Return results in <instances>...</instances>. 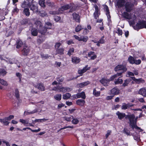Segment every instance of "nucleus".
<instances>
[{
    "mask_svg": "<svg viewBox=\"0 0 146 146\" xmlns=\"http://www.w3.org/2000/svg\"><path fill=\"white\" fill-rule=\"evenodd\" d=\"M71 94L69 93H67L62 96V98L64 100H67L70 98Z\"/></svg>",
    "mask_w": 146,
    "mask_h": 146,
    "instance_id": "nucleus-32",
    "label": "nucleus"
},
{
    "mask_svg": "<svg viewBox=\"0 0 146 146\" xmlns=\"http://www.w3.org/2000/svg\"><path fill=\"white\" fill-rule=\"evenodd\" d=\"M76 103L77 105L82 107L84 105L85 101L83 99H78L76 101Z\"/></svg>",
    "mask_w": 146,
    "mask_h": 146,
    "instance_id": "nucleus-15",
    "label": "nucleus"
},
{
    "mask_svg": "<svg viewBox=\"0 0 146 146\" xmlns=\"http://www.w3.org/2000/svg\"><path fill=\"white\" fill-rule=\"evenodd\" d=\"M98 42L97 44L96 45L98 46H100V43L103 44L104 42V39L103 37H102L101 39L99 40L98 41Z\"/></svg>",
    "mask_w": 146,
    "mask_h": 146,
    "instance_id": "nucleus-49",
    "label": "nucleus"
},
{
    "mask_svg": "<svg viewBox=\"0 0 146 146\" xmlns=\"http://www.w3.org/2000/svg\"><path fill=\"white\" fill-rule=\"evenodd\" d=\"M45 27L47 28V29H51L52 27V23L49 22H47L46 23Z\"/></svg>",
    "mask_w": 146,
    "mask_h": 146,
    "instance_id": "nucleus-36",
    "label": "nucleus"
},
{
    "mask_svg": "<svg viewBox=\"0 0 146 146\" xmlns=\"http://www.w3.org/2000/svg\"><path fill=\"white\" fill-rule=\"evenodd\" d=\"M21 24L22 25H26L28 23V19L27 18L23 19L20 21Z\"/></svg>",
    "mask_w": 146,
    "mask_h": 146,
    "instance_id": "nucleus-26",
    "label": "nucleus"
},
{
    "mask_svg": "<svg viewBox=\"0 0 146 146\" xmlns=\"http://www.w3.org/2000/svg\"><path fill=\"white\" fill-rule=\"evenodd\" d=\"M41 56L42 58L44 59H46L49 58V56L48 54H41Z\"/></svg>",
    "mask_w": 146,
    "mask_h": 146,
    "instance_id": "nucleus-51",
    "label": "nucleus"
},
{
    "mask_svg": "<svg viewBox=\"0 0 146 146\" xmlns=\"http://www.w3.org/2000/svg\"><path fill=\"white\" fill-rule=\"evenodd\" d=\"M138 118V117H137L136 119H135V116L133 115H127L125 117L126 119L128 118L129 119L130 126L133 129L134 128H135L136 129L139 130L140 131L142 132L143 131V130L137 127V119Z\"/></svg>",
    "mask_w": 146,
    "mask_h": 146,
    "instance_id": "nucleus-1",
    "label": "nucleus"
},
{
    "mask_svg": "<svg viewBox=\"0 0 146 146\" xmlns=\"http://www.w3.org/2000/svg\"><path fill=\"white\" fill-rule=\"evenodd\" d=\"M88 70V69L86 68V67H85L82 70H78V74H80L81 75H82V74L86 72Z\"/></svg>",
    "mask_w": 146,
    "mask_h": 146,
    "instance_id": "nucleus-38",
    "label": "nucleus"
},
{
    "mask_svg": "<svg viewBox=\"0 0 146 146\" xmlns=\"http://www.w3.org/2000/svg\"><path fill=\"white\" fill-rule=\"evenodd\" d=\"M116 33L118 34L119 35H121L122 34V31L120 29H118L117 30V31Z\"/></svg>",
    "mask_w": 146,
    "mask_h": 146,
    "instance_id": "nucleus-64",
    "label": "nucleus"
},
{
    "mask_svg": "<svg viewBox=\"0 0 146 146\" xmlns=\"http://www.w3.org/2000/svg\"><path fill=\"white\" fill-rule=\"evenodd\" d=\"M137 27L138 29L143 28L146 29V22L144 21H140L136 24Z\"/></svg>",
    "mask_w": 146,
    "mask_h": 146,
    "instance_id": "nucleus-5",
    "label": "nucleus"
},
{
    "mask_svg": "<svg viewBox=\"0 0 146 146\" xmlns=\"http://www.w3.org/2000/svg\"><path fill=\"white\" fill-rule=\"evenodd\" d=\"M90 83V82L88 81L83 82L80 83L78 84L76 86L77 88H83L84 86H87Z\"/></svg>",
    "mask_w": 146,
    "mask_h": 146,
    "instance_id": "nucleus-12",
    "label": "nucleus"
},
{
    "mask_svg": "<svg viewBox=\"0 0 146 146\" xmlns=\"http://www.w3.org/2000/svg\"><path fill=\"white\" fill-rule=\"evenodd\" d=\"M0 122L2 124L5 125H9V122L7 121L5 117L0 119Z\"/></svg>",
    "mask_w": 146,
    "mask_h": 146,
    "instance_id": "nucleus-28",
    "label": "nucleus"
},
{
    "mask_svg": "<svg viewBox=\"0 0 146 146\" xmlns=\"http://www.w3.org/2000/svg\"><path fill=\"white\" fill-rule=\"evenodd\" d=\"M135 82L137 84H140V83H143L144 82L142 78H140L139 79H136Z\"/></svg>",
    "mask_w": 146,
    "mask_h": 146,
    "instance_id": "nucleus-50",
    "label": "nucleus"
},
{
    "mask_svg": "<svg viewBox=\"0 0 146 146\" xmlns=\"http://www.w3.org/2000/svg\"><path fill=\"white\" fill-rule=\"evenodd\" d=\"M114 70L115 71H117L119 70H121L122 71V72H124L126 71L127 69L125 66L123 65H118L116 66L114 68Z\"/></svg>",
    "mask_w": 146,
    "mask_h": 146,
    "instance_id": "nucleus-4",
    "label": "nucleus"
},
{
    "mask_svg": "<svg viewBox=\"0 0 146 146\" xmlns=\"http://www.w3.org/2000/svg\"><path fill=\"white\" fill-rule=\"evenodd\" d=\"M74 48H70L69 49L68 52L67 54L69 56H70L72 55L71 53H72L74 52Z\"/></svg>",
    "mask_w": 146,
    "mask_h": 146,
    "instance_id": "nucleus-48",
    "label": "nucleus"
},
{
    "mask_svg": "<svg viewBox=\"0 0 146 146\" xmlns=\"http://www.w3.org/2000/svg\"><path fill=\"white\" fill-rule=\"evenodd\" d=\"M84 29V28H82L80 25H79L76 27L75 30L76 32H78L80 31L81 29Z\"/></svg>",
    "mask_w": 146,
    "mask_h": 146,
    "instance_id": "nucleus-46",
    "label": "nucleus"
},
{
    "mask_svg": "<svg viewBox=\"0 0 146 146\" xmlns=\"http://www.w3.org/2000/svg\"><path fill=\"white\" fill-rule=\"evenodd\" d=\"M125 3V0H118L117 3V5L119 8L124 6Z\"/></svg>",
    "mask_w": 146,
    "mask_h": 146,
    "instance_id": "nucleus-16",
    "label": "nucleus"
},
{
    "mask_svg": "<svg viewBox=\"0 0 146 146\" xmlns=\"http://www.w3.org/2000/svg\"><path fill=\"white\" fill-rule=\"evenodd\" d=\"M30 52V50L27 46H25L23 47L21 51L22 54L24 56H27Z\"/></svg>",
    "mask_w": 146,
    "mask_h": 146,
    "instance_id": "nucleus-9",
    "label": "nucleus"
},
{
    "mask_svg": "<svg viewBox=\"0 0 146 146\" xmlns=\"http://www.w3.org/2000/svg\"><path fill=\"white\" fill-rule=\"evenodd\" d=\"M38 27H34V25H32V26L31 29V35L33 36H37L38 32Z\"/></svg>",
    "mask_w": 146,
    "mask_h": 146,
    "instance_id": "nucleus-6",
    "label": "nucleus"
},
{
    "mask_svg": "<svg viewBox=\"0 0 146 146\" xmlns=\"http://www.w3.org/2000/svg\"><path fill=\"white\" fill-rule=\"evenodd\" d=\"M129 62L131 64H134L135 60L134 58L131 56H130L128 58Z\"/></svg>",
    "mask_w": 146,
    "mask_h": 146,
    "instance_id": "nucleus-43",
    "label": "nucleus"
},
{
    "mask_svg": "<svg viewBox=\"0 0 146 146\" xmlns=\"http://www.w3.org/2000/svg\"><path fill=\"white\" fill-rule=\"evenodd\" d=\"M129 105L126 104H123L121 108L122 109L126 110L129 107Z\"/></svg>",
    "mask_w": 146,
    "mask_h": 146,
    "instance_id": "nucleus-52",
    "label": "nucleus"
},
{
    "mask_svg": "<svg viewBox=\"0 0 146 146\" xmlns=\"http://www.w3.org/2000/svg\"><path fill=\"white\" fill-rule=\"evenodd\" d=\"M18 131H23V130H26L27 129L29 130L31 129V128L29 127H25L23 128V129H21L19 128H17L16 129Z\"/></svg>",
    "mask_w": 146,
    "mask_h": 146,
    "instance_id": "nucleus-58",
    "label": "nucleus"
},
{
    "mask_svg": "<svg viewBox=\"0 0 146 146\" xmlns=\"http://www.w3.org/2000/svg\"><path fill=\"white\" fill-rule=\"evenodd\" d=\"M64 48L62 47L60 48L57 49L56 52L57 54L62 55L64 54Z\"/></svg>",
    "mask_w": 146,
    "mask_h": 146,
    "instance_id": "nucleus-24",
    "label": "nucleus"
},
{
    "mask_svg": "<svg viewBox=\"0 0 146 146\" xmlns=\"http://www.w3.org/2000/svg\"><path fill=\"white\" fill-rule=\"evenodd\" d=\"M38 31L39 33L42 35H44L47 32V29L45 27H43L42 26L40 28H38Z\"/></svg>",
    "mask_w": 146,
    "mask_h": 146,
    "instance_id": "nucleus-14",
    "label": "nucleus"
},
{
    "mask_svg": "<svg viewBox=\"0 0 146 146\" xmlns=\"http://www.w3.org/2000/svg\"><path fill=\"white\" fill-rule=\"evenodd\" d=\"M122 75L121 73H118L115 75L111 76L109 79L106 78H102L100 80V82L104 86H107L109 84L110 82L113 80L117 78V77L121 76Z\"/></svg>",
    "mask_w": 146,
    "mask_h": 146,
    "instance_id": "nucleus-2",
    "label": "nucleus"
},
{
    "mask_svg": "<svg viewBox=\"0 0 146 146\" xmlns=\"http://www.w3.org/2000/svg\"><path fill=\"white\" fill-rule=\"evenodd\" d=\"M71 116L72 117V123L75 125L79 123V120L77 118H75L73 116Z\"/></svg>",
    "mask_w": 146,
    "mask_h": 146,
    "instance_id": "nucleus-37",
    "label": "nucleus"
},
{
    "mask_svg": "<svg viewBox=\"0 0 146 146\" xmlns=\"http://www.w3.org/2000/svg\"><path fill=\"white\" fill-rule=\"evenodd\" d=\"M61 45V44L60 42H56L55 45V47L56 48H59V47Z\"/></svg>",
    "mask_w": 146,
    "mask_h": 146,
    "instance_id": "nucleus-59",
    "label": "nucleus"
},
{
    "mask_svg": "<svg viewBox=\"0 0 146 146\" xmlns=\"http://www.w3.org/2000/svg\"><path fill=\"white\" fill-rule=\"evenodd\" d=\"M82 54L84 55H86L84 56V57L88 58V57H90V58L91 59V51L90 52H88V50H85L83 51Z\"/></svg>",
    "mask_w": 146,
    "mask_h": 146,
    "instance_id": "nucleus-23",
    "label": "nucleus"
},
{
    "mask_svg": "<svg viewBox=\"0 0 146 146\" xmlns=\"http://www.w3.org/2000/svg\"><path fill=\"white\" fill-rule=\"evenodd\" d=\"M123 82V81L122 79L118 78L117 79L115 80L114 82L115 84L117 85L122 84Z\"/></svg>",
    "mask_w": 146,
    "mask_h": 146,
    "instance_id": "nucleus-30",
    "label": "nucleus"
},
{
    "mask_svg": "<svg viewBox=\"0 0 146 146\" xmlns=\"http://www.w3.org/2000/svg\"><path fill=\"white\" fill-rule=\"evenodd\" d=\"M64 106L65 105L64 104H63L62 103H61L58 105L57 108L58 109H59L62 107H64Z\"/></svg>",
    "mask_w": 146,
    "mask_h": 146,
    "instance_id": "nucleus-63",
    "label": "nucleus"
},
{
    "mask_svg": "<svg viewBox=\"0 0 146 146\" xmlns=\"http://www.w3.org/2000/svg\"><path fill=\"white\" fill-rule=\"evenodd\" d=\"M77 98H81L83 99H85L86 98V94L84 92L77 93Z\"/></svg>",
    "mask_w": 146,
    "mask_h": 146,
    "instance_id": "nucleus-20",
    "label": "nucleus"
},
{
    "mask_svg": "<svg viewBox=\"0 0 146 146\" xmlns=\"http://www.w3.org/2000/svg\"><path fill=\"white\" fill-rule=\"evenodd\" d=\"M71 7V3L66 4L59 8L58 9V10L59 11H63L70 9Z\"/></svg>",
    "mask_w": 146,
    "mask_h": 146,
    "instance_id": "nucleus-7",
    "label": "nucleus"
},
{
    "mask_svg": "<svg viewBox=\"0 0 146 146\" xmlns=\"http://www.w3.org/2000/svg\"><path fill=\"white\" fill-rule=\"evenodd\" d=\"M61 18L60 17L57 16H55L54 17V19L56 22L58 21Z\"/></svg>",
    "mask_w": 146,
    "mask_h": 146,
    "instance_id": "nucleus-62",
    "label": "nucleus"
},
{
    "mask_svg": "<svg viewBox=\"0 0 146 146\" xmlns=\"http://www.w3.org/2000/svg\"><path fill=\"white\" fill-rule=\"evenodd\" d=\"M7 72L3 68H0V76H4L7 74Z\"/></svg>",
    "mask_w": 146,
    "mask_h": 146,
    "instance_id": "nucleus-33",
    "label": "nucleus"
},
{
    "mask_svg": "<svg viewBox=\"0 0 146 146\" xmlns=\"http://www.w3.org/2000/svg\"><path fill=\"white\" fill-rule=\"evenodd\" d=\"M132 135L133 136L134 139L135 140L138 141H140V138L139 135H137L136 136H135L134 134H132Z\"/></svg>",
    "mask_w": 146,
    "mask_h": 146,
    "instance_id": "nucleus-55",
    "label": "nucleus"
},
{
    "mask_svg": "<svg viewBox=\"0 0 146 146\" xmlns=\"http://www.w3.org/2000/svg\"><path fill=\"white\" fill-rule=\"evenodd\" d=\"M123 132L127 135H130V132L127 129L124 128Z\"/></svg>",
    "mask_w": 146,
    "mask_h": 146,
    "instance_id": "nucleus-57",
    "label": "nucleus"
},
{
    "mask_svg": "<svg viewBox=\"0 0 146 146\" xmlns=\"http://www.w3.org/2000/svg\"><path fill=\"white\" fill-rule=\"evenodd\" d=\"M95 11L94 14V17L96 19H97L98 17L99 14L98 13L99 9L98 6L97 5L94 6Z\"/></svg>",
    "mask_w": 146,
    "mask_h": 146,
    "instance_id": "nucleus-18",
    "label": "nucleus"
},
{
    "mask_svg": "<svg viewBox=\"0 0 146 146\" xmlns=\"http://www.w3.org/2000/svg\"><path fill=\"white\" fill-rule=\"evenodd\" d=\"M89 31L88 30L87 28L84 29L83 31V34L84 35H87L88 33L89 32Z\"/></svg>",
    "mask_w": 146,
    "mask_h": 146,
    "instance_id": "nucleus-61",
    "label": "nucleus"
},
{
    "mask_svg": "<svg viewBox=\"0 0 146 146\" xmlns=\"http://www.w3.org/2000/svg\"><path fill=\"white\" fill-rule=\"evenodd\" d=\"M15 96L17 100H19L20 98V94L18 89L16 88L15 90Z\"/></svg>",
    "mask_w": 146,
    "mask_h": 146,
    "instance_id": "nucleus-34",
    "label": "nucleus"
},
{
    "mask_svg": "<svg viewBox=\"0 0 146 146\" xmlns=\"http://www.w3.org/2000/svg\"><path fill=\"white\" fill-rule=\"evenodd\" d=\"M46 5L52 8L54 7V3L52 2H50V1H48L46 2Z\"/></svg>",
    "mask_w": 146,
    "mask_h": 146,
    "instance_id": "nucleus-44",
    "label": "nucleus"
},
{
    "mask_svg": "<svg viewBox=\"0 0 146 146\" xmlns=\"http://www.w3.org/2000/svg\"><path fill=\"white\" fill-rule=\"evenodd\" d=\"M34 86L37 87L38 89L41 91H44L45 90L44 86L43 84L42 83L38 84L37 86Z\"/></svg>",
    "mask_w": 146,
    "mask_h": 146,
    "instance_id": "nucleus-22",
    "label": "nucleus"
},
{
    "mask_svg": "<svg viewBox=\"0 0 146 146\" xmlns=\"http://www.w3.org/2000/svg\"><path fill=\"white\" fill-rule=\"evenodd\" d=\"M0 83L2 84L5 86H7L8 85V84L7 82L3 80V79H1L0 78Z\"/></svg>",
    "mask_w": 146,
    "mask_h": 146,
    "instance_id": "nucleus-41",
    "label": "nucleus"
},
{
    "mask_svg": "<svg viewBox=\"0 0 146 146\" xmlns=\"http://www.w3.org/2000/svg\"><path fill=\"white\" fill-rule=\"evenodd\" d=\"M14 118V116L12 115H10L9 117H5L7 121H9L11 119H13Z\"/></svg>",
    "mask_w": 146,
    "mask_h": 146,
    "instance_id": "nucleus-56",
    "label": "nucleus"
},
{
    "mask_svg": "<svg viewBox=\"0 0 146 146\" xmlns=\"http://www.w3.org/2000/svg\"><path fill=\"white\" fill-rule=\"evenodd\" d=\"M138 93L143 96L146 97V88H144L140 89L138 92Z\"/></svg>",
    "mask_w": 146,
    "mask_h": 146,
    "instance_id": "nucleus-19",
    "label": "nucleus"
},
{
    "mask_svg": "<svg viewBox=\"0 0 146 146\" xmlns=\"http://www.w3.org/2000/svg\"><path fill=\"white\" fill-rule=\"evenodd\" d=\"M104 9L106 11V14L107 15L108 18H110V16L109 14L110 12L109 11V10L108 9V8L107 6L106 5L104 7Z\"/></svg>",
    "mask_w": 146,
    "mask_h": 146,
    "instance_id": "nucleus-42",
    "label": "nucleus"
},
{
    "mask_svg": "<svg viewBox=\"0 0 146 146\" xmlns=\"http://www.w3.org/2000/svg\"><path fill=\"white\" fill-rule=\"evenodd\" d=\"M64 120L68 121H70L71 120V117H68L67 116H65L63 117Z\"/></svg>",
    "mask_w": 146,
    "mask_h": 146,
    "instance_id": "nucleus-60",
    "label": "nucleus"
},
{
    "mask_svg": "<svg viewBox=\"0 0 146 146\" xmlns=\"http://www.w3.org/2000/svg\"><path fill=\"white\" fill-rule=\"evenodd\" d=\"M23 45V42L21 40H18L17 42L16 43V48H19Z\"/></svg>",
    "mask_w": 146,
    "mask_h": 146,
    "instance_id": "nucleus-31",
    "label": "nucleus"
},
{
    "mask_svg": "<svg viewBox=\"0 0 146 146\" xmlns=\"http://www.w3.org/2000/svg\"><path fill=\"white\" fill-rule=\"evenodd\" d=\"M123 16L124 17L128 19H131V16L129 15L128 13L126 12H124L123 13Z\"/></svg>",
    "mask_w": 146,
    "mask_h": 146,
    "instance_id": "nucleus-45",
    "label": "nucleus"
},
{
    "mask_svg": "<svg viewBox=\"0 0 146 146\" xmlns=\"http://www.w3.org/2000/svg\"><path fill=\"white\" fill-rule=\"evenodd\" d=\"M23 13L24 15L27 17H29L30 15V12L29 9L28 8H26L24 9Z\"/></svg>",
    "mask_w": 146,
    "mask_h": 146,
    "instance_id": "nucleus-27",
    "label": "nucleus"
},
{
    "mask_svg": "<svg viewBox=\"0 0 146 146\" xmlns=\"http://www.w3.org/2000/svg\"><path fill=\"white\" fill-rule=\"evenodd\" d=\"M72 62L75 64H77L80 62L79 58L76 57H74L72 58Z\"/></svg>",
    "mask_w": 146,
    "mask_h": 146,
    "instance_id": "nucleus-29",
    "label": "nucleus"
},
{
    "mask_svg": "<svg viewBox=\"0 0 146 146\" xmlns=\"http://www.w3.org/2000/svg\"><path fill=\"white\" fill-rule=\"evenodd\" d=\"M116 114L117 115L118 118L120 119H121L126 116L125 114L124 113H121L119 111L116 112Z\"/></svg>",
    "mask_w": 146,
    "mask_h": 146,
    "instance_id": "nucleus-21",
    "label": "nucleus"
},
{
    "mask_svg": "<svg viewBox=\"0 0 146 146\" xmlns=\"http://www.w3.org/2000/svg\"><path fill=\"white\" fill-rule=\"evenodd\" d=\"M64 80V78L62 76H60L56 78L57 80L60 82H63Z\"/></svg>",
    "mask_w": 146,
    "mask_h": 146,
    "instance_id": "nucleus-54",
    "label": "nucleus"
},
{
    "mask_svg": "<svg viewBox=\"0 0 146 146\" xmlns=\"http://www.w3.org/2000/svg\"><path fill=\"white\" fill-rule=\"evenodd\" d=\"M133 6V4L130 3L128 2L126 3L125 5L126 11L127 12H130L132 9Z\"/></svg>",
    "mask_w": 146,
    "mask_h": 146,
    "instance_id": "nucleus-11",
    "label": "nucleus"
},
{
    "mask_svg": "<svg viewBox=\"0 0 146 146\" xmlns=\"http://www.w3.org/2000/svg\"><path fill=\"white\" fill-rule=\"evenodd\" d=\"M72 15L73 19L75 20L76 22H80V20L79 16L78 14H76V13H72Z\"/></svg>",
    "mask_w": 146,
    "mask_h": 146,
    "instance_id": "nucleus-17",
    "label": "nucleus"
},
{
    "mask_svg": "<svg viewBox=\"0 0 146 146\" xmlns=\"http://www.w3.org/2000/svg\"><path fill=\"white\" fill-rule=\"evenodd\" d=\"M44 1V0H39V4L43 8H44L45 6Z\"/></svg>",
    "mask_w": 146,
    "mask_h": 146,
    "instance_id": "nucleus-47",
    "label": "nucleus"
},
{
    "mask_svg": "<svg viewBox=\"0 0 146 146\" xmlns=\"http://www.w3.org/2000/svg\"><path fill=\"white\" fill-rule=\"evenodd\" d=\"M34 24L35 25V27H37L38 28V27L40 28L42 26V23L39 21H36Z\"/></svg>",
    "mask_w": 146,
    "mask_h": 146,
    "instance_id": "nucleus-35",
    "label": "nucleus"
},
{
    "mask_svg": "<svg viewBox=\"0 0 146 146\" xmlns=\"http://www.w3.org/2000/svg\"><path fill=\"white\" fill-rule=\"evenodd\" d=\"M70 88L69 87L59 86V92L65 93L67 91L70 92Z\"/></svg>",
    "mask_w": 146,
    "mask_h": 146,
    "instance_id": "nucleus-13",
    "label": "nucleus"
},
{
    "mask_svg": "<svg viewBox=\"0 0 146 146\" xmlns=\"http://www.w3.org/2000/svg\"><path fill=\"white\" fill-rule=\"evenodd\" d=\"M98 89L95 88L93 90V94L95 97H98L100 96V92L97 90Z\"/></svg>",
    "mask_w": 146,
    "mask_h": 146,
    "instance_id": "nucleus-25",
    "label": "nucleus"
},
{
    "mask_svg": "<svg viewBox=\"0 0 146 146\" xmlns=\"http://www.w3.org/2000/svg\"><path fill=\"white\" fill-rule=\"evenodd\" d=\"M37 110L36 109H35L33 110V111H30V112H27V115H29V114H33L35 113H36L37 112Z\"/></svg>",
    "mask_w": 146,
    "mask_h": 146,
    "instance_id": "nucleus-53",
    "label": "nucleus"
},
{
    "mask_svg": "<svg viewBox=\"0 0 146 146\" xmlns=\"http://www.w3.org/2000/svg\"><path fill=\"white\" fill-rule=\"evenodd\" d=\"M130 82V79H126L124 80V82L122 86L124 87L127 86L128 84Z\"/></svg>",
    "mask_w": 146,
    "mask_h": 146,
    "instance_id": "nucleus-40",
    "label": "nucleus"
},
{
    "mask_svg": "<svg viewBox=\"0 0 146 146\" xmlns=\"http://www.w3.org/2000/svg\"><path fill=\"white\" fill-rule=\"evenodd\" d=\"M33 0L31 1V4L30 5V8L31 10L34 13H37L38 12V9L37 6V3L33 1Z\"/></svg>",
    "mask_w": 146,
    "mask_h": 146,
    "instance_id": "nucleus-3",
    "label": "nucleus"
},
{
    "mask_svg": "<svg viewBox=\"0 0 146 146\" xmlns=\"http://www.w3.org/2000/svg\"><path fill=\"white\" fill-rule=\"evenodd\" d=\"M54 98L56 100L59 101L61 99L62 95L60 94H56L54 96Z\"/></svg>",
    "mask_w": 146,
    "mask_h": 146,
    "instance_id": "nucleus-39",
    "label": "nucleus"
},
{
    "mask_svg": "<svg viewBox=\"0 0 146 146\" xmlns=\"http://www.w3.org/2000/svg\"><path fill=\"white\" fill-rule=\"evenodd\" d=\"M119 93V90L116 87H115L110 91V94H112L114 96V95H117Z\"/></svg>",
    "mask_w": 146,
    "mask_h": 146,
    "instance_id": "nucleus-10",
    "label": "nucleus"
},
{
    "mask_svg": "<svg viewBox=\"0 0 146 146\" xmlns=\"http://www.w3.org/2000/svg\"><path fill=\"white\" fill-rule=\"evenodd\" d=\"M31 1L29 0H25L21 5V7L22 8L24 9L26 8L30 7L31 5Z\"/></svg>",
    "mask_w": 146,
    "mask_h": 146,
    "instance_id": "nucleus-8",
    "label": "nucleus"
}]
</instances>
